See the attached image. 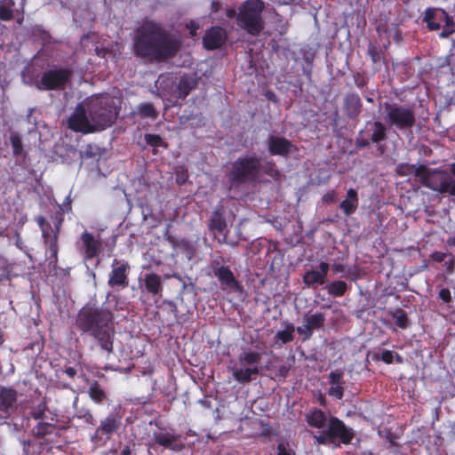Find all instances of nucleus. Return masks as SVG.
<instances>
[{
	"label": "nucleus",
	"mask_w": 455,
	"mask_h": 455,
	"mask_svg": "<svg viewBox=\"0 0 455 455\" xmlns=\"http://www.w3.org/2000/svg\"><path fill=\"white\" fill-rule=\"evenodd\" d=\"M53 220V226H52L44 216L40 215L35 218L42 232L46 259L49 261V266L56 269L59 262V236L63 217L61 215L55 216Z\"/></svg>",
	"instance_id": "obj_4"
},
{
	"label": "nucleus",
	"mask_w": 455,
	"mask_h": 455,
	"mask_svg": "<svg viewBox=\"0 0 455 455\" xmlns=\"http://www.w3.org/2000/svg\"><path fill=\"white\" fill-rule=\"evenodd\" d=\"M33 436L44 439L46 443L52 442L57 435V427L53 423L40 421L32 428Z\"/></svg>",
	"instance_id": "obj_25"
},
{
	"label": "nucleus",
	"mask_w": 455,
	"mask_h": 455,
	"mask_svg": "<svg viewBox=\"0 0 455 455\" xmlns=\"http://www.w3.org/2000/svg\"><path fill=\"white\" fill-rule=\"evenodd\" d=\"M237 14H238V12H236L235 8H229L226 11V15L229 19H233V18L237 19Z\"/></svg>",
	"instance_id": "obj_63"
},
{
	"label": "nucleus",
	"mask_w": 455,
	"mask_h": 455,
	"mask_svg": "<svg viewBox=\"0 0 455 455\" xmlns=\"http://www.w3.org/2000/svg\"><path fill=\"white\" fill-rule=\"evenodd\" d=\"M228 39L226 30L220 26H212L205 30L203 36V46L208 51H213L221 48Z\"/></svg>",
	"instance_id": "obj_18"
},
{
	"label": "nucleus",
	"mask_w": 455,
	"mask_h": 455,
	"mask_svg": "<svg viewBox=\"0 0 455 455\" xmlns=\"http://www.w3.org/2000/svg\"><path fill=\"white\" fill-rule=\"evenodd\" d=\"M279 376L286 378L289 372V369L285 365H282L278 369Z\"/></svg>",
	"instance_id": "obj_64"
},
{
	"label": "nucleus",
	"mask_w": 455,
	"mask_h": 455,
	"mask_svg": "<svg viewBox=\"0 0 455 455\" xmlns=\"http://www.w3.org/2000/svg\"><path fill=\"white\" fill-rule=\"evenodd\" d=\"M198 84L199 77L196 74H183L180 76L176 84V97L180 100H185L198 86Z\"/></svg>",
	"instance_id": "obj_20"
},
{
	"label": "nucleus",
	"mask_w": 455,
	"mask_h": 455,
	"mask_svg": "<svg viewBox=\"0 0 455 455\" xmlns=\"http://www.w3.org/2000/svg\"><path fill=\"white\" fill-rule=\"evenodd\" d=\"M9 272V263L7 259L0 253V279Z\"/></svg>",
	"instance_id": "obj_51"
},
{
	"label": "nucleus",
	"mask_w": 455,
	"mask_h": 455,
	"mask_svg": "<svg viewBox=\"0 0 455 455\" xmlns=\"http://www.w3.org/2000/svg\"><path fill=\"white\" fill-rule=\"evenodd\" d=\"M180 48L181 41L158 21L145 20L135 30L132 52L137 58L162 62L174 58Z\"/></svg>",
	"instance_id": "obj_1"
},
{
	"label": "nucleus",
	"mask_w": 455,
	"mask_h": 455,
	"mask_svg": "<svg viewBox=\"0 0 455 455\" xmlns=\"http://www.w3.org/2000/svg\"><path fill=\"white\" fill-rule=\"evenodd\" d=\"M337 201L336 191L330 190L323 196V202L325 204H334Z\"/></svg>",
	"instance_id": "obj_55"
},
{
	"label": "nucleus",
	"mask_w": 455,
	"mask_h": 455,
	"mask_svg": "<svg viewBox=\"0 0 455 455\" xmlns=\"http://www.w3.org/2000/svg\"><path fill=\"white\" fill-rule=\"evenodd\" d=\"M372 133L371 134L370 140L372 143H379L387 138V126L380 121L372 123Z\"/></svg>",
	"instance_id": "obj_32"
},
{
	"label": "nucleus",
	"mask_w": 455,
	"mask_h": 455,
	"mask_svg": "<svg viewBox=\"0 0 455 455\" xmlns=\"http://www.w3.org/2000/svg\"><path fill=\"white\" fill-rule=\"evenodd\" d=\"M276 455H291V451L287 449V445L283 443L277 444V454Z\"/></svg>",
	"instance_id": "obj_58"
},
{
	"label": "nucleus",
	"mask_w": 455,
	"mask_h": 455,
	"mask_svg": "<svg viewBox=\"0 0 455 455\" xmlns=\"http://www.w3.org/2000/svg\"><path fill=\"white\" fill-rule=\"evenodd\" d=\"M261 354L251 349L243 350L238 356V361L242 365H251L259 363Z\"/></svg>",
	"instance_id": "obj_37"
},
{
	"label": "nucleus",
	"mask_w": 455,
	"mask_h": 455,
	"mask_svg": "<svg viewBox=\"0 0 455 455\" xmlns=\"http://www.w3.org/2000/svg\"><path fill=\"white\" fill-rule=\"evenodd\" d=\"M296 331L299 335L304 336V340L309 339L313 335L312 331H310L306 323H304L302 326H298Z\"/></svg>",
	"instance_id": "obj_53"
},
{
	"label": "nucleus",
	"mask_w": 455,
	"mask_h": 455,
	"mask_svg": "<svg viewBox=\"0 0 455 455\" xmlns=\"http://www.w3.org/2000/svg\"><path fill=\"white\" fill-rule=\"evenodd\" d=\"M80 240L84 250V259L91 260L100 253L102 242L100 239H96L92 233L86 230L84 231L80 236Z\"/></svg>",
	"instance_id": "obj_21"
},
{
	"label": "nucleus",
	"mask_w": 455,
	"mask_h": 455,
	"mask_svg": "<svg viewBox=\"0 0 455 455\" xmlns=\"http://www.w3.org/2000/svg\"><path fill=\"white\" fill-rule=\"evenodd\" d=\"M438 11H440L443 15L442 20H443L445 23L443 27L449 28L450 29H454L455 22L453 18L450 16L444 9H438Z\"/></svg>",
	"instance_id": "obj_49"
},
{
	"label": "nucleus",
	"mask_w": 455,
	"mask_h": 455,
	"mask_svg": "<svg viewBox=\"0 0 455 455\" xmlns=\"http://www.w3.org/2000/svg\"><path fill=\"white\" fill-rule=\"evenodd\" d=\"M418 166L415 164H410L406 163L399 164L396 166L395 172L398 176L404 177L414 174L416 176Z\"/></svg>",
	"instance_id": "obj_44"
},
{
	"label": "nucleus",
	"mask_w": 455,
	"mask_h": 455,
	"mask_svg": "<svg viewBox=\"0 0 455 455\" xmlns=\"http://www.w3.org/2000/svg\"><path fill=\"white\" fill-rule=\"evenodd\" d=\"M209 228L211 230L216 231L219 234H222L225 231L227 228V222L220 209H216L213 212L210 220Z\"/></svg>",
	"instance_id": "obj_30"
},
{
	"label": "nucleus",
	"mask_w": 455,
	"mask_h": 455,
	"mask_svg": "<svg viewBox=\"0 0 455 455\" xmlns=\"http://www.w3.org/2000/svg\"><path fill=\"white\" fill-rule=\"evenodd\" d=\"M68 127L74 132L84 134L94 132L95 124L89 117L88 108H85L82 104H77L68 119Z\"/></svg>",
	"instance_id": "obj_13"
},
{
	"label": "nucleus",
	"mask_w": 455,
	"mask_h": 455,
	"mask_svg": "<svg viewBox=\"0 0 455 455\" xmlns=\"http://www.w3.org/2000/svg\"><path fill=\"white\" fill-rule=\"evenodd\" d=\"M232 371L236 381L240 383H248L252 379V376L259 374L260 368L258 366L244 369L235 367Z\"/></svg>",
	"instance_id": "obj_29"
},
{
	"label": "nucleus",
	"mask_w": 455,
	"mask_h": 455,
	"mask_svg": "<svg viewBox=\"0 0 455 455\" xmlns=\"http://www.w3.org/2000/svg\"><path fill=\"white\" fill-rule=\"evenodd\" d=\"M328 380L330 384L328 395L337 400H341L344 396L343 371H331L328 376Z\"/></svg>",
	"instance_id": "obj_23"
},
{
	"label": "nucleus",
	"mask_w": 455,
	"mask_h": 455,
	"mask_svg": "<svg viewBox=\"0 0 455 455\" xmlns=\"http://www.w3.org/2000/svg\"><path fill=\"white\" fill-rule=\"evenodd\" d=\"M212 273L218 279L221 289H230L238 291L241 289L240 283L236 280L234 273L228 266H219V262L214 260L212 263Z\"/></svg>",
	"instance_id": "obj_16"
},
{
	"label": "nucleus",
	"mask_w": 455,
	"mask_h": 455,
	"mask_svg": "<svg viewBox=\"0 0 455 455\" xmlns=\"http://www.w3.org/2000/svg\"><path fill=\"white\" fill-rule=\"evenodd\" d=\"M355 84L357 88L362 89L367 84V80L361 73L357 72L354 75Z\"/></svg>",
	"instance_id": "obj_54"
},
{
	"label": "nucleus",
	"mask_w": 455,
	"mask_h": 455,
	"mask_svg": "<svg viewBox=\"0 0 455 455\" xmlns=\"http://www.w3.org/2000/svg\"><path fill=\"white\" fill-rule=\"evenodd\" d=\"M416 177L419 182L439 194H450L454 179L446 170L431 169L426 164L418 165Z\"/></svg>",
	"instance_id": "obj_8"
},
{
	"label": "nucleus",
	"mask_w": 455,
	"mask_h": 455,
	"mask_svg": "<svg viewBox=\"0 0 455 455\" xmlns=\"http://www.w3.org/2000/svg\"><path fill=\"white\" fill-rule=\"evenodd\" d=\"M144 285L148 293L153 296L161 295L163 291L162 278L156 273L144 275Z\"/></svg>",
	"instance_id": "obj_27"
},
{
	"label": "nucleus",
	"mask_w": 455,
	"mask_h": 455,
	"mask_svg": "<svg viewBox=\"0 0 455 455\" xmlns=\"http://www.w3.org/2000/svg\"><path fill=\"white\" fill-rule=\"evenodd\" d=\"M354 436L352 428L347 427L339 418L331 416L329 418L326 428L319 435H315L313 439L316 444L340 446V444H349Z\"/></svg>",
	"instance_id": "obj_7"
},
{
	"label": "nucleus",
	"mask_w": 455,
	"mask_h": 455,
	"mask_svg": "<svg viewBox=\"0 0 455 455\" xmlns=\"http://www.w3.org/2000/svg\"><path fill=\"white\" fill-rule=\"evenodd\" d=\"M307 423L315 428H323L327 427L329 419L324 411L318 408H312L305 416Z\"/></svg>",
	"instance_id": "obj_26"
},
{
	"label": "nucleus",
	"mask_w": 455,
	"mask_h": 455,
	"mask_svg": "<svg viewBox=\"0 0 455 455\" xmlns=\"http://www.w3.org/2000/svg\"><path fill=\"white\" fill-rule=\"evenodd\" d=\"M138 114L141 118L156 119L158 112L155 106L149 102H143L138 108Z\"/></svg>",
	"instance_id": "obj_40"
},
{
	"label": "nucleus",
	"mask_w": 455,
	"mask_h": 455,
	"mask_svg": "<svg viewBox=\"0 0 455 455\" xmlns=\"http://www.w3.org/2000/svg\"><path fill=\"white\" fill-rule=\"evenodd\" d=\"M331 270H332L333 274L344 273L346 270V267H345V265L340 264V263H333L331 265Z\"/></svg>",
	"instance_id": "obj_59"
},
{
	"label": "nucleus",
	"mask_w": 455,
	"mask_h": 455,
	"mask_svg": "<svg viewBox=\"0 0 455 455\" xmlns=\"http://www.w3.org/2000/svg\"><path fill=\"white\" fill-rule=\"evenodd\" d=\"M358 205L359 197L357 190L350 188L347 191L345 199L339 203V208L345 217H349L356 212Z\"/></svg>",
	"instance_id": "obj_24"
},
{
	"label": "nucleus",
	"mask_w": 455,
	"mask_h": 455,
	"mask_svg": "<svg viewBox=\"0 0 455 455\" xmlns=\"http://www.w3.org/2000/svg\"><path fill=\"white\" fill-rule=\"evenodd\" d=\"M47 400L46 397H44L43 401L39 403L37 405L33 406L30 409L29 415L34 419H44L45 411H47Z\"/></svg>",
	"instance_id": "obj_43"
},
{
	"label": "nucleus",
	"mask_w": 455,
	"mask_h": 455,
	"mask_svg": "<svg viewBox=\"0 0 455 455\" xmlns=\"http://www.w3.org/2000/svg\"><path fill=\"white\" fill-rule=\"evenodd\" d=\"M267 150L271 156L288 157L290 154L297 150V147L285 137L269 135L267 141Z\"/></svg>",
	"instance_id": "obj_17"
},
{
	"label": "nucleus",
	"mask_w": 455,
	"mask_h": 455,
	"mask_svg": "<svg viewBox=\"0 0 455 455\" xmlns=\"http://www.w3.org/2000/svg\"><path fill=\"white\" fill-rule=\"evenodd\" d=\"M74 70L71 67H58L45 70L36 83V88L41 91L64 90L71 82Z\"/></svg>",
	"instance_id": "obj_10"
},
{
	"label": "nucleus",
	"mask_w": 455,
	"mask_h": 455,
	"mask_svg": "<svg viewBox=\"0 0 455 455\" xmlns=\"http://www.w3.org/2000/svg\"><path fill=\"white\" fill-rule=\"evenodd\" d=\"M77 417L89 425L94 426L96 424L95 418L89 410L85 411L83 414L78 415Z\"/></svg>",
	"instance_id": "obj_52"
},
{
	"label": "nucleus",
	"mask_w": 455,
	"mask_h": 455,
	"mask_svg": "<svg viewBox=\"0 0 455 455\" xmlns=\"http://www.w3.org/2000/svg\"><path fill=\"white\" fill-rule=\"evenodd\" d=\"M261 157L256 153L242 154L231 164L227 173L230 189L256 182L261 174Z\"/></svg>",
	"instance_id": "obj_3"
},
{
	"label": "nucleus",
	"mask_w": 455,
	"mask_h": 455,
	"mask_svg": "<svg viewBox=\"0 0 455 455\" xmlns=\"http://www.w3.org/2000/svg\"><path fill=\"white\" fill-rule=\"evenodd\" d=\"M144 140L148 146L154 148V150L157 148H168V144L158 134L146 133L144 135Z\"/></svg>",
	"instance_id": "obj_41"
},
{
	"label": "nucleus",
	"mask_w": 455,
	"mask_h": 455,
	"mask_svg": "<svg viewBox=\"0 0 455 455\" xmlns=\"http://www.w3.org/2000/svg\"><path fill=\"white\" fill-rule=\"evenodd\" d=\"M343 109L351 120H356L362 113L363 102L360 96L355 92H348L343 99Z\"/></svg>",
	"instance_id": "obj_22"
},
{
	"label": "nucleus",
	"mask_w": 455,
	"mask_h": 455,
	"mask_svg": "<svg viewBox=\"0 0 455 455\" xmlns=\"http://www.w3.org/2000/svg\"><path fill=\"white\" fill-rule=\"evenodd\" d=\"M265 8L262 0H246L239 7L237 22L241 28L249 35L259 36L264 29V20L261 13Z\"/></svg>",
	"instance_id": "obj_6"
},
{
	"label": "nucleus",
	"mask_w": 455,
	"mask_h": 455,
	"mask_svg": "<svg viewBox=\"0 0 455 455\" xmlns=\"http://www.w3.org/2000/svg\"><path fill=\"white\" fill-rule=\"evenodd\" d=\"M56 387L60 389H70V390H73L71 385L68 382H63V381H57L56 383Z\"/></svg>",
	"instance_id": "obj_62"
},
{
	"label": "nucleus",
	"mask_w": 455,
	"mask_h": 455,
	"mask_svg": "<svg viewBox=\"0 0 455 455\" xmlns=\"http://www.w3.org/2000/svg\"><path fill=\"white\" fill-rule=\"evenodd\" d=\"M329 270L330 264L321 261L317 269H310L305 272L302 276L303 283L308 288L316 289L326 283Z\"/></svg>",
	"instance_id": "obj_19"
},
{
	"label": "nucleus",
	"mask_w": 455,
	"mask_h": 455,
	"mask_svg": "<svg viewBox=\"0 0 455 455\" xmlns=\"http://www.w3.org/2000/svg\"><path fill=\"white\" fill-rule=\"evenodd\" d=\"M263 172L272 179H278L280 176V172L276 169L274 161H268L265 164Z\"/></svg>",
	"instance_id": "obj_47"
},
{
	"label": "nucleus",
	"mask_w": 455,
	"mask_h": 455,
	"mask_svg": "<svg viewBox=\"0 0 455 455\" xmlns=\"http://www.w3.org/2000/svg\"><path fill=\"white\" fill-rule=\"evenodd\" d=\"M122 425V417L117 413L111 412L102 419L100 425L97 427L92 436V441L98 442L99 440H109L113 434L118 431Z\"/></svg>",
	"instance_id": "obj_14"
},
{
	"label": "nucleus",
	"mask_w": 455,
	"mask_h": 455,
	"mask_svg": "<svg viewBox=\"0 0 455 455\" xmlns=\"http://www.w3.org/2000/svg\"><path fill=\"white\" fill-rule=\"evenodd\" d=\"M167 240L172 244L174 249L185 252L188 259H190L193 257L195 248L190 242L185 239L176 240L172 236H168Z\"/></svg>",
	"instance_id": "obj_33"
},
{
	"label": "nucleus",
	"mask_w": 455,
	"mask_h": 455,
	"mask_svg": "<svg viewBox=\"0 0 455 455\" xmlns=\"http://www.w3.org/2000/svg\"><path fill=\"white\" fill-rule=\"evenodd\" d=\"M75 324L82 334L92 337L101 351L108 355L114 353L116 323L110 309L87 303L78 311Z\"/></svg>",
	"instance_id": "obj_2"
},
{
	"label": "nucleus",
	"mask_w": 455,
	"mask_h": 455,
	"mask_svg": "<svg viewBox=\"0 0 455 455\" xmlns=\"http://www.w3.org/2000/svg\"><path fill=\"white\" fill-rule=\"evenodd\" d=\"M368 53L373 63H377L381 60V52L378 51L374 45H370L368 48Z\"/></svg>",
	"instance_id": "obj_50"
},
{
	"label": "nucleus",
	"mask_w": 455,
	"mask_h": 455,
	"mask_svg": "<svg viewBox=\"0 0 455 455\" xmlns=\"http://www.w3.org/2000/svg\"><path fill=\"white\" fill-rule=\"evenodd\" d=\"M158 431L152 433V441L165 449L175 452L184 450L185 444L180 440V435L176 434L172 428L156 425Z\"/></svg>",
	"instance_id": "obj_11"
},
{
	"label": "nucleus",
	"mask_w": 455,
	"mask_h": 455,
	"mask_svg": "<svg viewBox=\"0 0 455 455\" xmlns=\"http://www.w3.org/2000/svg\"><path fill=\"white\" fill-rule=\"evenodd\" d=\"M385 119L390 127L398 131H411L416 124L415 111L411 107L385 102Z\"/></svg>",
	"instance_id": "obj_9"
},
{
	"label": "nucleus",
	"mask_w": 455,
	"mask_h": 455,
	"mask_svg": "<svg viewBox=\"0 0 455 455\" xmlns=\"http://www.w3.org/2000/svg\"><path fill=\"white\" fill-rule=\"evenodd\" d=\"M87 395L96 404H103L108 400V395L98 380H92L89 384Z\"/></svg>",
	"instance_id": "obj_28"
},
{
	"label": "nucleus",
	"mask_w": 455,
	"mask_h": 455,
	"mask_svg": "<svg viewBox=\"0 0 455 455\" xmlns=\"http://www.w3.org/2000/svg\"><path fill=\"white\" fill-rule=\"evenodd\" d=\"M389 315L395 320V324L396 327L405 330L410 324V319L408 318L407 313L402 308L398 307L393 311H390Z\"/></svg>",
	"instance_id": "obj_34"
},
{
	"label": "nucleus",
	"mask_w": 455,
	"mask_h": 455,
	"mask_svg": "<svg viewBox=\"0 0 455 455\" xmlns=\"http://www.w3.org/2000/svg\"><path fill=\"white\" fill-rule=\"evenodd\" d=\"M305 323L310 331H312V333H314L315 331L323 329L324 327L325 323V315L322 312H316L313 315H310L307 317Z\"/></svg>",
	"instance_id": "obj_35"
},
{
	"label": "nucleus",
	"mask_w": 455,
	"mask_h": 455,
	"mask_svg": "<svg viewBox=\"0 0 455 455\" xmlns=\"http://www.w3.org/2000/svg\"><path fill=\"white\" fill-rule=\"evenodd\" d=\"M15 3L13 0L0 1V20L9 21L13 19V8Z\"/></svg>",
	"instance_id": "obj_39"
},
{
	"label": "nucleus",
	"mask_w": 455,
	"mask_h": 455,
	"mask_svg": "<svg viewBox=\"0 0 455 455\" xmlns=\"http://www.w3.org/2000/svg\"><path fill=\"white\" fill-rule=\"evenodd\" d=\"M86 106L89 117L95 124V132L110 127L116 122L118 109L112 98L108 96L97 97L90 100Z\"/></svg>",
	"instance_id": "obj_5"
},
{
	"label": "nucleus",
	"mask_w": 455,
	"mask_h": 455,
	"mask_svg": "<svg viewBox=\"0 0 455 455\" xmlns=\"http://www.w3.org/2000/svg\"><path fill=\"white\" fill-rule=\"evenodd\" d=\"M438 9L428 7L425 10L422 21L427 24V28L430 31H436L441 28L439 22L435 21L436 19V11Z\"/></svg>",
	"instance_id": "obj_38"
},
{
	"label": "nucleus",
	"mask_w": 455,
	"mask_h": 455,
	"mask_svg": "<svg viewBox=\"0 0 455 455\" xmlns=\"http://www.w3.org/2000/svg\"><path fill=\"white\" fill-rule=\"evenodd\" d=\"M395 353L391 350H383L380 355L374 354L372 356V360L374 361H382L387 364H391L394 362Z\"/></svg>",
	"instance_id": "obj_46"
},
{
	"label": "nucleus",
	"mask_w": 455,
	"mask_h": 455,
	"mask_svg": "<svg viewBox=\"0 0 455 455\" xmlns=\"http://www.w3.org/2000/svg\"><path fill=\"white\" fill-rule=\"evenodd\" d=\"M22 447H23V451L27 455L40 454L42 452V450L44 449L42 442L36 443L32 440L23 441Z\"/></svg>",
	"instance_id": "obj_42"
},
{
	"label": "nucleus",
	"mask_w": 455,
	"mask_h": 455,
	"mask_svg": "<svg viewBox=\"0 0 455 455\" xmlns=\"http://www.w3.org/2000/svg\"><path fill=\"white\" fill-rule=\"evenodd\" d=\"M186 28L189 29V34L191 37H195L197 34V30L200 28L199 24L195 20H190L186 24Z\"/></svg>",
	"instance_id": "obj_56"
},
{
	"label": "nucleus",
	"mask_w": 455,
	"mask_h": 455,
	"mask_svg": "<svg viewBox=\"0 0 455 455\" xmlns=\"http://www.w3.org/2000/svg\"><path fill=\"white\" fill-rule=\"evenodd\" d=\"M454 32V29H450L449 28L443 27V30L439 34L440 38H447L449 37L452 33Z\"/></svg>",
	"instance_id": "obj_61"
},
{
	"label": "nucleus",
	"mask_w": 455,
	"mask_h": 455,
	"mask_svg": "<svg viewBox=\"0 0 455 455\" xmlns=\"http://www.w3.org/2000/svg\"><path fill=\"white\" fill-rule=\"evenodd\" d=\"M363 133V130H361L359 132L358 136L355 139V145L357 149H363L365 148H368L370 145V142H371L370 140L363 138L361 135Z\"/></svg>",
	"instance_id": "obj_48"
},
{
	"label": "nucleus",
	"mask_w": 455,
	"mask_h": 455,
	"mask_svg": "<svg viewBox=\"0 0 455 455\" xmlns=\"http://www.w3.org/2000/svg\"><path fill=\"white\" fill-rule=\"evenodd\" d=\"M294 331H295L294 325L291 323H286L285 329L282 330V331H278L276 332V334L275 336V343H277V341H281L282 344H287V343L293 341V339L295 338Z\"/></svg>",
	"instance_id": "obj_36"
},
{
	"label": "nucleus",
	"mask_w": 455,
	"mask_h": 455,
	"mask_svg": "<svg viewBox=\"0 0 455 455\" xmlns=\"http://www.w3.org/2000/svg\"><path fill=\"white\" fill-rule=\"evenodd\" d=\"M18 409V393L11 387H0V419H7Z\"/></svg>",
	"instance_id": "obj_15"
},
{
	"label": "nucleus",
	"mask_w": 455,
	"mask_h": 455,
	"mask_svg": "<svg viewBox=\"0 0 455 455\" xmlns=\"http://www.w3.org/2000/svg\"><path fill=\"white\" fill-rule=\"evenodd\" d=\"M10 142L12 147V153L15 156L22 154L23 145L20 137L18 134H12L10 136Z\"/></svg>",
	"instance_id": "obj_45"
},
{
	"label": "nucleus",
	"mask_w": 455,
	"mask_h": 455,
	"mask_svg": "<svg viewBox=\"0 0 455 455\" xmlns=\"http://www.w3.org/2000/svg\"><path fill=\"white\" fill-rule=\"evenodd\" d=\"M63 372L69 378L74 379L77 374V371L75 367L66 366Z\"/></svg>",
	"instance_id": "obj_60"
},
{
	"label": "nucleus",
	"mask_w": 455,
	"mask_h": 455,
	"mask_svg": "<svg viewBox=\"0 0 455 455\" xmlns=\"http://www.w3.org/2000/svg\"><path fill=\"white\" fill-rule=\"evenodd\" d=\"M329 295L334 298H340L345 295L348 289L346 282L341 280L332 281L325 286Z\"/></svg>",
	"instance_id": "obj_31"
},
{
	"label": "nucleus",
	"mask_w": 455,
	"mask_h": 455,
	"mask_svg": "<svg viewBox=\"0 0 455 455\" xmlns=\"http://www.w3.org/2000/svg\"><path fill=\"white\" fill-rule=\"evenodd\" d=\"M131 266L127 261L114 259L108 275V285L113 289L123 290L129 285Z\"/></svg>",
	"instance_id": "obj_12"
},
{
	"label": "nucleus",
	"mask_w": 455,
	"mask_h": 455,
	"mask_svg": "<svg viewBox=\"0 0 455 455\" xmlns=\"http://www.w3.org/2000/svg\"><path fill=\"white\" fill-rule=\"evenodd\" d=\"M439 298L445 303H449L451 300V291L447 288H443L439 291Z\"/></svg>",
	"instance_id": "obj_57"
}]
</instances>
